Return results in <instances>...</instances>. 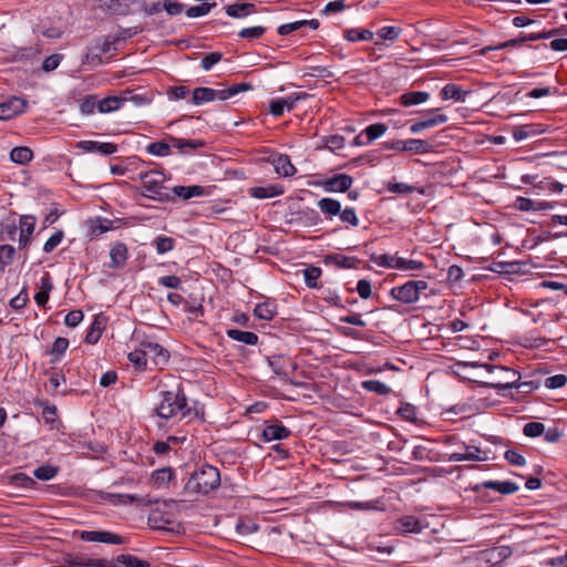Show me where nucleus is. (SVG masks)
Segmentation results:
<instances>
[{
	"label": "nucleus",
	"mask_w": 567,
	"mask_h": 567,
	"mask_svg": "<svg viewBox=\"0 0 567 567\" xmlns=\"http://www.w3.org/2000/svg\"><path fill=\"white\" fill-rule=\"evenodd\" d=\"M138 179L142 183V196L159 203L173 202L171 188L165 185L167 176L164 172L157 169L141 172Z\"/></svg>",
	"instance_id": "nucleus-1"
},
{
	"label": "nucleus",
	"mask_w": 567,
	"mask_h": 567,
	"mask_svg": "<svg viewBox=\"0 0 567 567\" xmlns=\"http://www.w3.org/2000/svg\"><path fill=\"white\" fill-rule=\"evenodd\" d=\"M161 402L155 409L156 414L162 419H171L181 415V419L187 417L192 409L187 405V398L184 390L178 386L173 391H161Z\"/></svg>",
	"instance_id": "nucleus-2"
},
{
	"label": "nucleus",
	"mask_w": 567,
	"mask_h": 567,
	"mask_svg": "<svg viewBox=\"0 0 567 567\" xmlns=\"http://www.w3.org/2000/svg\"><path fill=\"white\" fill-rule=\"evenodd\" d=\"M220 485L218 468L212 465H203L194 471L185 484V492L190 494H208Z\"/></svg>",
	"instance_id": "nucleus-3"
},
{
	"label": "nucleus",
	"mask_w": 567,
	"mask_h": 567,
	"mask_svg": "<svg viewBox=\"0 0 567 567\" xmlns=\"http://www.w3.org/2000/svg\"><path fill=\"white\" fill-rule=\"evenodd\" d=\"M169 143L166 142H153L146 146L147 153L155 156H168L171 154V148H177L183 154H189L195 150L202 148L205 146V142L203 140H185L175 136L168 137Z\"/></svg>",
	"instance_id": "nucleus-4"
},
{
	"label": "nucleus",
	"mask_w": 567,
	"mask_h": 567,
	"mask_svg": "<svg viewBox=\"0 0 567 567\" xmlns=\"http://www.w3.org/2000/svg\"><path fill=\"white\" fill-rule=\"evenodd\" d=\"M429 288L425 280H409L401 286H395L390 290V296L405 305L415 303L420 299L423 290Z\"/></svg>",
	"instance_id": "nucleus-5"
},
{
	"label": "nucleus",
	"mask_w": 567,
	"mask_h": 567,
	"mask_svg": "<svg viewBox=\"0 0 567 567\" xmlns=\"http://www.w3.org/2000/svg\"><path fill=\"white\" fill-rule=\"evenodd\" d=\"M485 368L488 371L498 370L499 372L505 374V377H503L501 380H498L496 382L486 383V386H488V388L504 390V389H512V388L528 386V383H520L518 385L516 384V382L519 379V374L517 371H515L513 369H508L505 367H495V365H491V364H485Z\"/></svg>",
	"instance_id": "nucleus-6"
},
{
	"label": "nucleus",
	"mask_w": 567,
	"mask_h": 567,
	"mask_svg": "<svg viewBox=\"0 0 567 567\" xmlns=\"http://www.w3.org/2000/svg\"><path fill=\"white\" fill-rule=\"evenodd\" d=\"M142 346L145 350L147 362L151 361L158 368L167 364L169 360V352L164 347L155 342H142Z\"/></svg>",
	"instance_id": "nucleus-7"
},
{
	"label": "nucleus",
	"mask_w": 567,
	"mask_h": 567,
	"mask_svg": "<svg viewBox=\"0 0 567 567\" xmlns=\"http://www.w3.org/2000/svg\"><path fill=\"white\" fill-rule=\"evenodd\" d=\"M76 147L86 153H99L101 155H111L117 151L116 144L97 141H80Z\"/></svg>",
	"instance_id": "nucleus-8"
},
{
	"label": "nucleus",
	"mask_w": 567,
	"mask_h": 567,
	"mask_svg": "<svg viewBox=\"0 0 567 567\" xmlns=\"http://www.w3.org/2000/svg\"><path fill=\"white\" fill-rule=\"evenodd\" d=\"M291 434V431L282 425V423L278 420L274 421L272 423H266L262 430V439L266 442L270 441H280L289 437Z\"/></svg>",
	"instance_id": "nucleus-9"
},
{
	"label": "nucleus",
	"mask_w": 567,
	"mask_h": 567,
	"mask_svg": "<svg viewBox=\"0 0 567 567\" xmlns=\"http://www.w3.org/2000/svg\"><path fill=\"white\" fill-rule=\"evenodd\" d=\"M458 446L462 447L461 451L453 452L449 455L450 462H462V461H484L485 457L482 456V451L480 447L474 445H466L465 443H460Z\"/></svg>",
	"instance_id": "nucleus-10"
},
{
	"label": "nucleus",
	"mask_w": 567,
	"mask_h": 567,
	"mask_svg": "<svg viewBox=\"0 0 567 567\" xmlns=\"http://www.w3.org/2000/svg\"><path fill=\"white\" fill-rule=\"evenodd\" d=\"M268 162L271 163L276 173L280 176L290 177L297 172L288 155L274 154L269 156Z\"/></svg>",
	"instance_id": "nucleus-11"
},
{
	"label": "nucleus",
	"mask_w": 567,
	"mask_h": 567,
	"mask_svg": "<svg viewBox=\"0 0 567 567\" xmlns=\"http://www.w3.org/2000/svg\"><path fill=\"white\" fill-rule=\"evenodd\" d=\"M171 195L173 196V200L175 199V197L187 200L193 197L207 196V195H209V192L207 190L206 187L200 186V185H189V186L178 185L171 189Z\"/></svg>",
	"instance_id": "nucleus-12"
},
{
	"label": "nucleus",
	"mask_w": 567,
	"mask_h": 567,
	"mask_svg": "<svg viewBox=\"0 0 567 567\" xmlns=\"http://www.w3.org/2000/svg\"><path fill=\"white\" fill-rule=\"evenodd\" d=\"M426 527V524L412 515L401 517L395 522V529L401 534L420 533Z\"/></svg>",
	"instance_id": "nucleus-13"
},
{
	"label": "nucleus",
	"mask_w": 567,
	"mask_h": 567,
	"mask_svg": "<svg viewBox=\"0 0 567 567\" xmlns=\"http://www.w3.org/2000/svg\"><path fill=\"white\" fill-rule=\"evenodd\" d=\"M353 178L348 174H336L326 179L323 187L328 192H347L352 186Z\"/></svg>",
	"instance_id": "nucleus-14"
},
{
	"label": "nucleus",
	"mask_w": 567,
	"mask_h": 567,
	"mask_svg": "<svg viewBox=\"0 0 567 567\" xmlns=\"http://www.w3.org/2000/svg\"><path fill=\"white\" fill-rule=\"evenodd\" d=\"M23 109L24 102L19 97H12L7 102L0 103V120H10L21 114Z\"/></svg>",
	"instance_id": "nucleus-15"
},
{
	"label": "nucleus",
	"mask_w": 567,
	"mask_h": 567,
	"mask_svg": "<svg viewBox=\"0 0 567 567\" xmlns=\"http://www.w3.org/2000/svg\"><path fill=\"white\" fill-rule=\"evenodd\" d=\"M53 281L49 272H44L40 280V289L34 295V301L39 307H45L49 301L50 292L53 289Z\"/></svg>",
	"instance_id": "nucleus-16"
},
{
	"label": "nucleus",
	"mask_w": 567,
	"mask_h": 567,
	"mask_svg": "<svg viewBox=\"0 0 567 567\" xmlns=\"http://www.w3.org/2000/svg\"><path fill=\"white\" fill-rule=\"evenodd\" d=\"M65 563L70 567H109L105 559H94L84 555L68 556Z\"/></svg>",
	"instance_id": "nucleus-17"
},
{
	"label": "nucleus",
	"mask_w": 567,
	"mask_h": 567,
	"mask_svg": "<svg viewBox=\"0 0 567 567\" xmlns=\"http://www.w3.org/2000/svg\"><path fill=\"white\" fill-rule=\"evenodd\" d=\"M35 218L32 216H22L20 218V236H19V246L20 248H25L29 243L31 235L34 230Z\"/></svg>",
	"instance_id": "nucleus-18"
},
{
	"label": "nucleus",
	"mask_w": 567,
	"mask_h": 567,
	"mask_svg": "<svg viewBox=\"0 0 567 567\" xmlns=\"http://www.w3.org/2000/svg\"><path fill=\"white\" fill-rule=\"evenodd\" d=\"M127 246L124 243H115L110 250V267L115 269L125 265L127 260Z\"/></svg>",
	"instance_id": "nucleus-19"
},
{
	"label": "nucleus",
	"mask_w": 567,
	"mask_h": 567,
	"mask_svg": "<svg viewBox=\"0 0 567 567\" xmlns=\"http://www.w3.org/2000/svg\"><path fill=\"white\" fill-rule=\"evenodd\" d=\"M319 25H320V23H319V20H317V19L300 20V21H295V22L285 23V24L279 25L277 32L280 35H288V34H290L295 31H298L305 27H309L312 30H317L319 28Z\"/></svg>",
	"instance_id": "nucleus-20"
},
{
	"label": "nucleus",
	"mask_w": 567,
	"mask_h": 567,
	"mask_svg": "<svg viewBox=\"0 0 567 567\" xmlns=\"http://www.w3.org/2000/svg\"><path fill=\"white\" fill-rule=\"evenodd\" d=\"M111 502L115 505H132L145 506L151 504V501L146 496H140L136 494H112Z\"/></svg>",
	"instance_id": "nucleus-21"
},
{
	"label": "nucleus",
	"mask_w": 567,
	"mask_h": 567,
	"mask_svg": "<svg viewBox=\"0 0 567 567\" xmlns=\"http://www.w3.org/2000/svg\"><path fill=\"white\" fill-rule=\"evenodd\" d=\"M268 364L271 370L279 377H288V370L292 367L291 360L285 355L269 357Z\"/></svg>",
	"instance_id": "nucleus-22"
},
{
	"label": "nucleus",
	"mask_w": 567,
	"mask_h": 567,
	"mask_svg": "<svg viewBox=\"0 0 567 567\" xmlns=\"http://www.w3.org/2000/svg\"><path fill=\"white\" fill-rule=\"evenodd\" d=\"M440 95L442 100H454L455 102H465L468 92L464 91L457 84L447 83L442 87Z\"/></svg>",
	"instance_id": "nucleus-23"
},
{
	"label": "nucleus",
	"mask_w": 567,
	"mask_h": 567,
	"mask_svg": "<svg viewBox=\"0 0 567 567\" xmlns=\"http://www.w3.org/2000/svg\"><path fill=\"white\" fill-rule=\"evenodd\" d=\"M250 89H251V85L248 83H238V84H234L227 89H220V90L214 89L213 101H215V100L226 101V100L237 95L238 93L248 91Z\"/></svg>",
	"instance_id": "nucleus-24"
},
{
	"label": "nucleus",
	"mask_w": 567,
	"mask_h": 567,
	"mask_svg": "<svg viewBox=\"0 0 567 567\" xmlns=\"http://www.w3.org/2000/svg\"><path fill=\"white\" fill-rule=\"evenodd\" d=\"M482 486L487 489H493L503 495L514 494L518 491V485L511 481H485Z\"/></svg>",
	"instance_id": "nucleus-25"
},
{
	"label": "nucleus",
	"mask_w": 567,
	"mask_h": 567,
	"mask_svg": "<svg viewBox=\"0 0 567 567\" xmlns=\"http://www.w3.org/2000/svg\"><path fill=\"white\" fill-rule=\"evenodd\" d=\"M317 206L328 219L338 216L341 209V203L330 197L321 198L318 200Z\"/></svg>",
	"instance_id": "nucleus-26"
},
{
	"label": "nucleus",
	"mask_w": 567,
	"mask_h": 567,
	"mask_svg": "<svg viewBox=\"0 0 567 567\" xmlns=\"http://www.w3.org/2000/svg\"><path fill=\"white\" fill-rule=\"evenodd\" d=\"M430 99V93L423 91H410L400 96L401 105L410 107L426 102Z\"/></svg>",
	"instance_id": "nucleus-27"
},
{
	"label": "nucleus",
	"mask_w": 567,
	"mask_h": 567,
	"mask_svg": "<svg viewBox=\"0 0 567 567\" xmlns=\"http://www.w3.org/2000/svg\"><path fill=\"white\" fill-rule=\"evenodd\" d=\"M226 334L231 340L248 344L256 346L258 343V336L255 332L243 331L238 329H228Z\"/></svg>",
	"instance_id": "nucleus-28"
},
{
	"label": "nucleus",
	"mask_w": 567,
	"mask_h": 567,
	"mask_svg": "<svg viewBox=\"0 0 567 567\" xmlns=\"http://www.w3.org/2000/svg\"><path fill=\"white\" fill-rule=\"evenodd\" d=\"M174 477V471L172 467H163L156 470L152 474V483L156 488L167 487L169 482Z\"/></svg>",
	"instance_id": "nucleus-29"
},
{
	"label": "nucleus",
	"mask_w": 567,
	"mask_h": 567,
	"mask_svg": "<svg viewBox=\"0 0 567 567\" xmlns=\"http://www.w3.org/2000/svg\"><path fill=\"white\" fill-rule=\"evenodd\" d=\"M295 107V100L291 97L271 100L269 103V112L280 117L284 115L285 110L291 111Z\"/></svg>",
	"instance_id": "nucleus-30"
},
{
	"label": "nucleus",
	"mask_w": 567,
	"mask_h": 567,
	"mask_svg": "<svg viewBox=\"0 0 567 567\" xmlns=\"http://www.w3.org/2000/svg\"><path fill=\"white\" fill-rule=\"evenodd\" d=\"M255 11L256 6L249 2L234 3L226 7V13L231 18H244Z\"/></svg>",
	"instance_id": "nucleus-31"
},
{
	"label": "nucleus",
	"mask_w": 567,
	"mask_h": 567,
	"mask_svg": "<svg viewBox=\"0 0 567 567\" xmlns=\"http://www.w3.org/2000/svg\"><path fill=\"white\" fill-rule=\"evenodd\" d=\"M277 313V306L274 301H264L256 305L254 315L262 320H271Z\"/></svg>",
	"instance_id": "nucleus-32"
},
{
	"label": "nucleus",
	"mask_w": 567,
	"mask_h": 567,
	"mask_svg": "<svg viewBox=\"0 0 567 567\" xmlns=\"http://www.w3.org/2000/svg\"><path fill=\"white\" fill-rule=\"evenodd\" d=\"M374 37V33L368 29H346L343 31V38L349 42H358V41H371Z\"/></svg>",
	"instance_id": "nucleus-33"
},
{
	"label": "nucleus",
	"mask_w": 567,
	"mask_h": 567,
	"mask_svg": "<svg viewBox=\"0 0 567 567\" xmlns=\"http://www.w3.org/2000/svg\"><path fill=\"white\" fill-rule=\"evenodd\" d=\"M404 152L425 154L431 151V144L425 140L410 138L404 141Z\"/></svg>",
	"instance_id": "nucleus-34"
},
{
	"label": "nucleus",
	"mask_w": 567,
	"mask_h": 567,
	"mask_svg": "<svg viewBox=\"0 0 567 567\" xmlns=\"http://www.w3.org/2000/svg\"><path fill=\"white\" fill-rule=\"evenodd\" d=\"M127 359L137 370L143 371L147 369V357L142 343L137 349L128 353Z\"/></svg>",
	"instance_id": "nucleus-35"
},
{
	"label": "nucleus",
	"mask_w": 567,
	"mask_h": 567,
	"mask_svg": "<svg viewBox=\"0 0 567 567\" xmlns=\"http://www.w3.org/2000/svg\"><path fill=\"white\" fill-rule=\"evenodd\" d=\"M388 130V126L383 123H374L367 126L362 134L367 136L364 144H371L377 138L381 137Z\"/></svg>",
	"instance_id": "nucleus-36"
},
{
	"label": "nucleus",
	"mask_w": 567,
	"mask_h": 567,
	"mask_svg": "<svg viewBox=\"0 0 567 567\" xmlns=\"http://www.w3.org/2000/svg\"><path fill=\"white\" fill-rule=\"evenodd\" d=\"M303 278L308 288L318 289L320 286L318 284L319 278L321 277L322 270L316 266H309L303 269Z\"/></svg>",
	"instance_id": "nucleus-37"
},
{
	"label": "nucleus",
	"mask_w": 567,
	"mask_h": 567,
	"mask_svg": "<svg viewBox=\"0 0 567 567\" xmlns=\"http://www.w3.org/2000/svg\"><path fill=\"white\" fill-rule=\"evenodd\" d=\"M10 158L17 164H27L33 158V153L29 147L18 146L11 150Z\"/></svg>",
	"instance_id": "nucleus-38"
},
{
	"label": "nucleus",
	"mask_w": 567,
	"mask_h": 567,
	"mask_svg": "<svg viewBox=\"0 0 567 567\" xmlns=\"http://www.w3.org/2000/svg\"><path fill=\"white\" fill-rule=\"evenodd\" d=\"M425 268V265L415 259H406L403 257L398 258L396 269L402 271H410L411 274L415 271H421Z\"/></svg>",
	"instance_id": "nucleus-39"
},
{
	"label": "nucleus",
	"mask_w": 567,
	"mask_h": 567,
	"mask_svg": "<svg viewBox=\"0 0 567 567\" xmlns=\"http://www.w3.org/2000/svg\"><path fill=\"white\" fill-rule=\"evenodd\" d=\"M213 95H214V89H212V87H205V86L196 87L193 92L192 102L195 105H202L204 103L212 102Z\"/></svg>",
	"instance_id": "nucleus-40"
},
{
	"label": "nucleus",
	"mask_w": 567,
	"mask_h": 567,
	"mask_svg": "<svg viewBox=\"0 0 567 567\" xmlns=\"http://www.w3.org/2000/svg\"><path fill=\"white\" fill-rule=\"evenodd\" d=\"M175 239L167 236H158L153 240V246L159 255L172 251L175 248Z\"/></svg>",
	"instance_id": "nucleus-41"
},
{
	"label": "nucleus",
	"mask_w": 567,
	"mask_h": 567,
	"mask_svg": "<svg viewBox=\"0 0 567 567\" xmlns=\"http://www.w3.org/2000/svg\"><path fill=\"white\" fill-rule=\"evenodd\" d=\"M362 388L367 391L374 392L379 395H388L391 393V388L379 380L363 381Z\"/></svg>",
	"instance_id": "nucleus-42"
},
{
	"label": "nucleus",
	"mask_w": 567,
	"mask_h": 567,
	"mask_svg": "<svg viewBox=\"0 0 567 567\" xmlns=\"http://www.w3.org/2000/svg\"><path fill=\"white\" fill-rule=\"evenodd\" d=\"M398 256L382 254V255H372L371 261L374 262L379 267L396 269Z\"/></svg>",
	"instance_id": "nucleus-43"
},
{
	"label": "nucleus",
	"mask_w": 567,
	"mask_h": 567,
	"mask_svg": "<svg viewBox=\"0 0 567 567\" xmlns=\"http://www.w3.org/2000/svg\"><path fill=\"white\" fill-rule=\"evenodd\" d=\"M282 194V189L277 186H267V187H254L251 188V196L256 198H271L275 196H279Z\"/></svg>",
	"instance_id": "nucleus-44"
},
{
	"label": "nucleus",
	"mask_w": 567,
	"mask_h": 567,
	"mask_svg": "<svg viewBox=\"0 0 567 567\" xmlns=\"http://www.w3.org/2000/svg\"><path fill=\"white\" fill-rule=\"evenodd\" d=\"M386 189L390 193H393V194L409 195V194H412L414 192H417L420 194H424L423 189H419L415 186H412V185H409V184H405V183H398V182L389 183L388 186H386Z\"/></svg>",
	"instance_id": "nucleus-45"
},
{
	"label": "nucleus",
	"mask_w": 567,
	"mask_h": 567,
	"mask_svg": "<svg viewBox=\"0 0 567 567\" xmlns=\"http://www.w3.org/2000/svg\"><path fill=\"white\" fill-rule=\"evenodd\" d=\"M123 100L117 96H109L100 101L99 110L102 113H109L121 109Z\"/></svg>",
	"instance_id": "nucleus-46"
},
{
	"label": "nucleus",
	"mask_w": 567,
	"mask_h": 567,
	"mask_svg": "<svg viewBox=\"0 0 567 567\" xmlns=\"http://www.w3.org/2000/svg\"><path fill=\"white\" fill-rule=\"evenodd\" d=\"M16 255V249L11 245L0 246V270L3 271L9 265L12 264Z\"/></svg>",
	"instance_id": "nucleus-47"
},
{
	"label": "nucleus",
	"mask_w": 567,
	"mask_h": 567,
	"mask_svg": "<svg viewBox=\"0 0 567 567\" xmlns=\"http://www.w3.org/2000/svg\"><path fill=\"white\" fill-rule=\"evenodd\" d=\"M117 563L122 564L124 567H150V563L144 559H140L136 556L122 554L116 558Z\"/></svg>",
	"instance_id": "nucleus-48"
},
{
	"label": "nucleus",
	"mask_w": 567,
	"mask_h": 567,
	"mask_svg": "<svg viewBox=\"0 0 567 567\" xmlns=\"http://www.w3.org/2000/svg\"><path fill=\"white\" fill-rule=\"evenodd\" d=\"M58 472H59V467L58 466L45 464V465H41V466L37 467L33 471V475L38 480L49 481V480H52L53 477H55Z\"/></svg>",
	"instance_id": "nucleus-49"
},
{
	"label": "nucleus",
	"mask_w": 567,
	"mask_h": 567,
	"mask_svg": "<svg viewBox=\"0 0 567 567\" xmlns=\"http://www.w3.org/2000/svg\"><path fill=\"white\" fill-rule=\"evenodd\" d=\"M216 7V3L213 2V3H208V2H204V3H200V4H197V6H192L189 7L187 10H186V16L188 18H198V17H203V16H206L207 13L210 12V10Z\"/></svg>",
	"instance_id": "nucleus-50"
},
{
	"label": "nucleus",
	"mask_w": 567,
	"mask_h": 567,
	"mask_svg": "<svg viewBox=\"0 0 567 567\" xmlns=\"http://www.w3.org/2000/svg\"><path fill=\"white\" fill-rule=\"evenodd\" d=\"M97 542L105 544L121 545L125 544V538L106 530H96Z\"/></svg>",
	"instance_id": "nucleus-51"
},
{
	"label": "nucleus",
	"mask_w": 567,
	"mask_h": 567,
	"mask_svg": "<svg viewBox=\"0 0 567 567\" xmlns=\"http://www.w3.org/2000/svg\"><path fill=\"white\" fill-rule=\"evenodd\" d=\"M338 216L342 223L349 224L352 227H357L359 225V218L353 207H346L344 209L341 208Z\"/></svg>",
	"instance_id": "nucleus-52"
},
{
	"label": "nucleus",
	"mask_w": 567,
	"mask_h": 567,
	"mask_svg": "<svg viewBox=\"0 0 567 567\" xmlns=\"http://www.w3.org/2000/svg\"><path fill=\"white\" fill-rule=\"evenodd\" d=\"M401 32H402V29L400 27L385 25V27H382L381 29H379L378 35L382 40L394 41L400 37Z\"/></svg>",
	"instance_id": "nucleus-53"
},
{
	"label": "nucleus",
	"mask_w": 567,
	"mask_h": 567,
	"mask_svg": "<svg viewBox=\"0 0 567 567\" xmlns=\"http://www.w3.org/2000/svg\"><path fill=\"white\" fill-rule=\"evenodd\" d=\"M69 348V340L66 338L59 337L54 340L51 349V354L55 357V361L65 353Z\"/></svg>",
	"instance_id": "nucleus-54"
},
{
	"label": "nucleus",
	"mask_w": 567,
	"mask_h": 567,
	"mask_svg": "<svg viewBox=\"0 0 567 567\" xmlns=\"http://www.w3.org/2000/svg\"><path fill=\"white\" fill-rule=\"evenodd\" d=\"M102 334V328L99 320H94L87 331L84 341L90 344L96 343Z\"/></svg>",
	"instance_id": "nucleus-55"
},
{
	"label": "nucleus",
	"mask_w": 567,
	"mask_h": 567,
	"mask_svg": "<svg viewBox=\"0 0 567 567\" xmlns=\"http://www.w3.org/2000/svg\"><path fill=\"white\" fill-rule=\"evenodd\" d=\"M545 431V425L540 422H528L523 427L524 435L528 437H537Z\"/></svg>",
	"instance_id": "nucleus-56"
},
{
	"label": "nucleus",
	"mask_w": 567,
	"mask_h": 567,
	"mask_svg": "<svg viewBox=\"0 0 567 567\" xmlns=\"http://www.w3.org/2000/svg\"><path fill=\"white\" fill-rule=\"evenodd\" d=\"M266 28L261 25L244 28L239 31V37L243 39H258L264 35Z\"/></svg>",
	"instance_id": "nucleus-57"
},
{
	"label": "nucleus",
	"mask_w": 567,
	"mask_h": 567,
	"mask_svg": "<svg viewBox=\"0 0 567 567\" xmlns=\"http://www.w3.org/2000/svg\"><path fill=\"white\" fill-rule=\"evenodd\" d=\"M398 413L401 417L410 422H416V408L410 403H403Z\"/></svg>",
	"instance_id": "nucleus-58"
},
{
	"label": "nucleus",
	"mask_w": 567,
	"mask_h": 567,
	"mask_svg": "<svg viewBox=\"0 0 567 567\" xmlns=\"http://www.w3.org/2000/svg\"><path fill=\"white\" fill-rule=\"evenodd\" d=\"M64 237V233L62 230H58L50 236V238L44 243L43 250L45 252L53 251L62 241Z\"/></svg>",
	"instance_id": "nucleus-59"
},
{
	"label": "nucleus",
	"mask_w": 567,
	"mask_h": 567,
	"mask_svg": "<svg viewBox=\"0 0 567 567\" xmlns=\"http://www.w3.org/2000/svg\"><path fill=\"white\" fill-rule=\"evenodd\" d=\"M29 301V295L27 288L24 287L16 297L10 300V306L14 310H21L25 307Z\"/></svg>",
	"instance_id": "nucleus-60"
},
{
	"label": "nucleus",
	"mask_w": 567,
	"mask_h": 567,
	"mask_svg": "<svg viewBox=\"0 0 567 567\" xmlns=\"http://www.w3.org/2000/svg\"><path fill=\"white\" fill-rule=\"evenodd\" d=\"M223 58V54L220 52H210L208 54H206L202 61H200V66L205 70V71H208L210 70L216 63H218Z\"/></svg>",
	"instance_id": "nucleus-61"
},
{
	"label": "nucleus",
	"mask_w": 567,
	"mask_h": 567,
	"mask_svg": "<svg viewBox=\"0 0 567 567\" xmlns=\"http://www.w3.org/2000/svg\"><path fill=\"white\" fill-rule=\"evenodd\" d=\"M163 9L169 16H178L184 11V6L177 0H163Z\"/></svg>",
	"instance_id": "nucleus-62"
},
{
	"label": "nucleus",
	"mask_w": 567,
	"mask_h": 567,
	"mask_svg": "<svg viewBox=\"0 0 567 567\" xmlns=\"http://www.w3.org/2000/svg\"><path fill=\"white\" fill-rule=\"evenodd\" d=\"M62 59H63V55L59 54V53H54L52 55H49L43 61L42 70L45 71V72H51V71L55 70L60 65Z\"/></svg>",
	"instance_id": "nucleus-63"
},
{
	"label": "nucleus",
	"mask_w": 567,
	"mask_h": 567,
	"mask_svg": "<svg viewBox=\"0 0 567 567\" xmlns=\"http://www.w3.org/2000/svg\"><path fill=\"white\" fill-rule=\"evenodd\" d=\"M158 285L171 288V289H179L182 287V280L177 276H163L158 278Z\"/></svg>",
	"instance_id": "nucleus-64"
}]
</instances>
